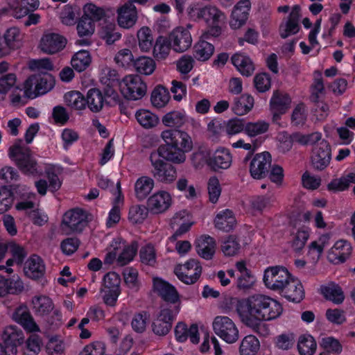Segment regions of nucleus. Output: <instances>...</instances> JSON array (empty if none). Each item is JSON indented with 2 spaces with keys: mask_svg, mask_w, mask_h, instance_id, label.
Listing matches in <instances>:
<instances>
[{
  "mask_svg": "<svg viewBox=\"0 0 355 355\" xmlns=\"http://www.w3.org/2000/svg\"><path fill=\"white\" fill-rule=\"evenodd\" d=\"M17 77L13 73L3 75L0 78V101L5 98L6 94L12 89H18L16 86Z\"/></svg>",
  "mask_w": 355,
  "mask_h": 355,
  "instance_id": "51",
  "label": "nucleus"
},
{
  "mask_svg": "<svg viewBox=\"0 0 355 355\" xmlns=\"http://www.w3.org/2000/svg\"><path fill=\"white\" fill-rule=\"evenodd\" d=\"M214 52V46L202 38L193 47V56L198 60H209Z\"/></svg>",
  "mask_w": 355,
  "mask_h": 355,
  "instance_id": "33",
  "label": "nucleus"
},
{
  "mask_svg": "<svg viewBox=\"0 0 355 355\" xmlns=\"http://www.w3.org/2000/svg\"><path fill=\"white\" fill-rule=\"evenodd\" d=\"M116 21L118 25L123 28L129 29L133 27L138 19L137 10L134 4L125 2L116 9Z\"/></svg>",
  "mask_w": 355,
  "mask_h": 355,
  "instance_id": "14",
  "label": "nucleus"
},
{
  "mask_svg": "<svg viewBox=\"0 0 355 355\" xmlns=\"http://www.w3.org/2000/svg\"><path fill=\"white\" fill-rule=\"evenodd\" d=\"M293 143H297L302 146L313 145L320 141L322 138L321 133L318 132L304 135L300 132H295L291 135Z\"/></svg>",
  "mask_w": 355,
  "mask_h": 355,
  "instance_id": "48",
  "label": "nucleus"
},
{
  "mask_svg": "<svg viewBox=\"0 0 355 355\" xmlns=\"http://www.w3.org/2000/svg\"><path fill=\"white\" fill-rule=\"evenodd\" d=\"M83 12V16L91 19L93 23L104 19L107 16L105 11L103 8L92 3L85 5Z\"/></svg>",
  "mask_w": 355,
  "mask_h": 355,
  "instance_id": "53",
  "label": "nucleus"
},
{
  "mask_svg": "<svg viewBox=\"0 0 355 355\" xmlns=\"http://www.w3.org/2000/svg\"><path fill=\"white\" fill-rule=\"evenodd\" d=\"M10 156L24 173L33 175L42 174L38 169L35 159L28 148L14 145L10 148Z\"/></svg>",
  "mask_w": 355,
  "mask_h": 355,
  "instance_id": "3",
  "label": "nucleus"
},
{
  "mask_svg": "<svg viewBox=\"0 0 355 355\" xmlns=\"http://www.w3.org/2000/svg\"><path fill=\"white\" fill-rule=\"evenodd\" d=\"M133 67L137 73L149 76L154 72L156 64L152 58L140 56L135 60Z\"/></svg>",
  "mask_w": 355,
  "mask_h": 355,
  "instance_id": "35",
  "label": "nucleus"
},
{
  "mask_svg": "<svg viewBox=\"0 0 355 355\" xmlns=\"http://www.w3.org/2000/svg\"><path fill=\"white\" fill-rule=\"evenodd\" d=\"M214 224L217 229L228 232L234 228L236 221L233 212L230 209H225L216 215Z\"/></svg>",
  "mask_w": 355,
  "mask_h": 355,
  "instance_id": "25",
  "label": "nucleus"
},
{
  "mask_svg": "<svg viewBox=\"0 0 355 355\" xmlns=\"http://www.w3.org/2000/svg\"><path fill=\"white\" fill-rule=\"evenodd\" d=\"M87 214L81 209H73L67 211L62 218V229L67 234L81 232L87 225Z\"/></svg>",
  "mask_w": 355,
  "mask_h": 355,
  "instance_id": "7",
  "label": "nucleus"
},
{
  "mask_svg": "<svg viewBox=\"0 0 355 355\" xmlns=\"http://www.w3.org/2000/svg\"><path fill=\"white\" fill-rule=\"evenodd\" d=\"M94 23L92 21V19L83 16L77 25V31L80 37L91 36L94 32Z\"/></svg>",
  "mask_w": 355,
  "mask_h": 355,
  "instance_id": "63",
  "label": "nucleus"
},
{
  "mask_svg": "<svg viewBox=\"0 0 355 355\" xmlns=\"http://www.w3.org/2000/svg\"><path fill=\"white\" fill-rule=\"evenodd\" d=\"M161 138L164 141L158 149L159 155L165 160L175 164L185 162L186 153L193 149V141L185 131L179 129H167L162 132Z\"/></svg>",
  "mask_w": 355,
  "mask_h": 355,
  "instance_id": "2",
  "label": "nucleus"
},
{
  "mask_svg": "<svg viewBox=\"0 0 355 355\" xmlns=\"http://www.w3.org/2000/svg\"><path fill=\"white\" fill-rule=\"evenodd\" d=\"M202 267L195 259H190L183 266H177L175 273L178 279L186 284H192L200 277Z\"/></svg>",
  "mask_w": 355,
  "mask_h": 355,
  "instance_id": "12",
  "label": "nucleus"
},
{
  "mask_svg": "<svg viewBox=\"0 0 355 355\" xmlns=\"http://www.w3.org/2000/svg\"><path fill=\"white\" fill-rule=\"evenodd\" d=\"M155 290L160 297L171 306H178L180 307L179 295L174 286L160 279H155L153 282Z\"/></svg>",
  "mask_w": 355,
  "mask_h": 355,
  "instance_id": "16",
  "label": "nucleus"
},
{
  "mask_svg": "<svg viewBox=\"0 0 355 355\" xmlns=\"http://www.w3.org/2000/svg\"><path fill=\"white\" fill-rule=\"evenodd\" d=\"M207 24H223L226 20V16L223 12L216 6L207 5L204 6L203 18Z\"/></svg>",
  "mask_w": 355,
  "mask_h": 355,
  "instance_id": "27",
  "label": "nucleus"
},
{
  "mask_svg": "<svg viewBox=\"0 0 355 355\" xmlns=\"http://www.w3.org/2000/svg\"><path fill=\"white\" fill-rule=\"evenodd\" d=\"M101 38L108 45L114 44L121 37V34L114 23H107L101 27L100 31Z\"/></svg>",
  "mask_w": 355,
  "mask_h": 355,
  "instance_id": "36",
  "label": "nucleus"
},
{
  "mask_svg": "<svg viewBox=\"0 0 355 355\" xmlns=\"http://www.w3.org/2000/svg\"><path fill=\"white\" fill-rule=\"evenodd\" d=\"M297 348L302 355H313L316 349V343L311 336L303 335L299 338Z\"/></svg>",
  "mask_w": 355,
  "mask_h": 355,
  "instance_id": "49",
  "label": "nucleus"
},
{
  "mask_svg": "<svg viewBox=\"0 0 355 355\" xmlns=\"http://www.w3.org/2000/svg\"><path fill=\"white\" fill-rule=\"evenodd\" d=\"M148 210L144 205H134L130 209L129 219L133 223H140L147 217Z\"/></svg>",
  "mask_w": 355,
  "mask_h": 355,
  "instance_id": "62",
  "label": "nucleus"
},
{
  "mask_svg": "<svg viewBox=\"0 0 355 355\" xmlns=\"http://www.w3.org/2000/svg\"><path fill=\"white\" fill-rule=\"evenodd\" d=\"M1 337L7 345L13 347L21 345L24 340L23 331L14 325L6 327L3 331Z\"/></svg>",
  "mask_w": 355,
  "mask_h": 355,
  "instance_id": "26",
  "label": "nucleus"
},
{
  "mask_svg": "<svg viewBox=\"0 0 355 355\" xmlns=\"http://www.w3.org/2000/svg\"><path fill=\"white\" fill-rule=\"evenodd\" d=\"M321 292L327 300L335 304H340L345 299L341 288L337 285H329L322 287Z\"/></svg>",
  "mask_w": 355,
  "mask_h": 355,
  "instance_id": "46",
  "label": "nucleus"
},
{
  "mask_svg": "<svg viewBox=\"0 0 355 355\" xmlns=\"http://www.w3.org/2000/svg\"><path fill=\"white\" fill-rule=\"evenodd\" d=\"M138 45L142 52H148L153 46V35L152 30L148 26H142L137 33Z\"/></svg>",
  "mask_w": 355,
  "mask_h": 355,
  "instance_id": "31",
  "label": "nucleus"
},
{
  "mask_svg": "<svg viewBox=\"0 0 355 355\" xmlns=\"http://www.w3.org/2000/svg\"><path fill=\"white\" fill-rule=\"evenodd\" d=\"M290 278V274L285 268L273 266L265 270L263 281L267 288L280 291Z\"/></svg>",
  "mask_w": 355,
  "mask_h": 355,
  "instance_id": "9",
  "label": "nucleus"
},
{
  "mask_svg": "<svg viewBox=\"0 0 355 355\" xmlns=\"http://www.w3.org/2000/svg\"><path fill=\"white\" fill-rule=\"evenodd\" d=\"M171 204L170 194L164 191H158L151 196L147 201L149 211L153 214H161L168 209Z\"/></svg>",
  "mask_w": 355,
  "mask_h": 355,
  "instance_id": "17",
  "label": "nucleus"
},
{
  "mask_svg": "<svg viewBox=\"0 0 355 355\" xmlns=\"http://www.w3.org/2000/svg\"><path fill=\"white\" fill-rule=\"evenodd\" d=\"M4 39L6 45L10 49L19 48L21 40V35L19 29L17 27H12L8 29L4 34Z\"/></svg>",
  "mask_w": 355,
  "mask_h": 355,
  "instance_id": "59",
  "label": "nucleus"
},
{
  "mask_svg": "<svg viewBox=\"0 0 355 355\" xmlns=\"http://www.w3.org/2000/svg\"><path fill=\"white\" fill-rule=\"evenodd\" d=\"M138 250V243L136 241L132 242L128 245L123 243V251L118 257L116 261L120 266H123L133 260Z\"/></svg>",
  "mask_w": 355,
  "mask_h": 355,
  "instance_id": "47",
  "label": "nucleus"
},
{
  "mask_svg": "<svg viewBox=\"0 0 355 355\" xmlns=\"http://www.w3.org/2000/svg\"><path fill=\"white\" fill-rule=\"evenodd\" d=\"M236 311L245 325L257 334H264L267 329L262 322L279 317L282 312V307L277 301L270 297L254 295L239 301Z\"/></svg>",
  "mask_w": 355,
  "mask_h": 355,
  "instance_id": "1",
  "label": "nucleus"
},
{
  "mask_svg": "<svg viewBox=\"0 0 355 355\" xmlns=\"http://www.w3.org/2000/svg\"><path fill=\"white\" fill-rule=\"evenodd\" d=\"M191 162L194 167L201 168L205 164L208 165L210 157V152L209 150L200 148L191 155Z\"/></svg>",
  "mask_w": 355,
  "mask_h": 355,
  "instance_id": "60",
  "label": "nucleus"
},
{
  "mask_svg": "<svg viewBox=\"0 0 355 355\" xmlns=\"http://www.w3.org/2000/svg\"><path fill=\"white\" fill-rule=\"evenodd\" d=\"M187 213L185 211H180L177 213L171 220V225L173 228L178 227L175 232L171 237V240L175 241L177 237L182 235L189 230L192 223L189 220L187 221L185 216Z\"/></svg>",
  "mask_w": 355,
  "mask_h": 355,
  "instance_id": "28",
  "label": "nucleus"
},
{
  "mask_svg": "<svg viewBox=\"0 0 355 355\" xmlns=\"http://www.w3.org/2000/svg\"><path fill=\"white\" fill-rule=\"evenodd\" d=\"M85 101L88 107L93 112L101 111L103 107L104 97L98 89H90L87 92Z\"/></svg>",
  "mask_w": 355,
  "mask_h": 355,
  "instance_id": "32",
  "label": "nucleus"
},
{
  "mask_svg": "<svg viewBox=\"0 0 355 355\" xmlns=\"http://www.w3.org/2000/svg\"><path fill=\"white\" fill-rule=\"evenodd\" d=\"M214 333L227 343H234L239 337L234 322L227 316H216L212 322Z\"/></svg>",
  "mask_w": 355,
  "mask_h": 355,
  "instance_id": "5",
  "label": "nucleus"
},
{
  "mask_svg": "<svg viewBox=\"0 0 355 355\" xmlns=\"http://www.w3.org/2000/svg\"><path fill=\"white\" fill-rule=\"evenodd\" d=\"M269 124L263 121L248 122L245 123V132L250 137H255L266 132Z\"/></svg>",
  "mask_w": 355,
  "mask_h": 355,
  "instance_id": "57",
  "label": "nucleus"
},
{
  "mask_svg": "<svg viewBox=\"0 0 355 355\" xmlns=\"http://www.w3.org/2000/svg\"><path fill=\"white\" fill-rule=\"evenodd\" d=\"M254 105V98L249 94H243L234 100L232 111L239 116L247 114Z\"/></svg>",
  "mask_w": 355,
  "mask_h": 355,
  "instance_id": "37",
  "label": "nucleus"
},
{
  "mask_svg": "<svg viewBox=\"0 0 355 355\" xmlns=\"http://www.w3.org/2000/svg\"><path fill=\"white\" fill-rule=\"evenodd\" d=\"M232 62L243 76H250L254 72V67L251 60L245 55L234 54L232 57Z\"/></svg>",
  "mask_w": 355,
  "mask_h": 355,
  "instance_id": "30",
  "label": "nucleus"
},
{
  "mask_svg": "<svg viewBox=\"0 0 355 355\" xmlns=\"http://www.w3.org/2000/svg\"><path fill=\"white\" fill-rule=\"evenodd\" d=\"M71 66L78 72L85 70L91 63V57L87 51L77 52L71 58Z\"/></svg>",
  "mask_w": 355,
  "mask_h": 355,
  "instance_id": "44",
  "label": "nucleus"
},
{
  "mask_svg": "<svg viewBox=\"0 0 355 355\" xmlns=\"http://www.w3.org/2000/svg\"><path fill=\"white\" fill-rule=\"evenodd\" d=\"M159 152L150 153V160L153 166L152 174L158 181L164 184H171L177 178V171L172 164L161 159Z\"/></svg>",
  "mask_w": 355,
  "mask_h": 355,
  "instance_id": "4",
  "label": "nucleus"
},
{
  "mask_svg": "<svg viewBox=\"0 0 355 355\" xmlns=\"http://www.w3.org/2000/svg\"><path fill=\"white\" fill-rule=\"evenodd\" d=\"M33 309L40 315H46L53 308L51 300L46 296L34 297L32 300Z\"/></svg>",
  "mask_w": 355,
  "mask_h": 355,
  "instance_id": "50",
  "label": "nucleus"
},
{
  "mask_svg": "<svg viewBox=\"0 0 355 355\" xmlns=\"http://www.w3.org/2000/svg\"><path fill=\"white\" fill-rule=\"evenodd\" d=\"M114 62L121 67L128 68L133 65L134 55L128 49H123L119 51L114 56Z\"/></svg>",
  "mask_w": 355,
  "mask_h": 355,
  "instance_id": "58",
  "label": "nucleus"
},
{
  "mask_svg": "<svg viewBox=\"0 0 355 355\" xmlns=\"http://www.w3.org/2000/svg\"><path fill=\"white\" fill-rule=\"evenodd\" d=\"M35 81L37 82L36 92L38 95L46 94L53 87L55 79L50 73L35 74Z\"/></svg>",
  "mask_w": 355,
  "mask_h": 355,
  "instance_id": "41",
  "label": "nucleus"
},
{
  "mask_svg": "<svg viewBox=\"0 0 355 355\" xmlns=\"http://www.w3.org/2000/svg\"><path fill=\"white\" fill-rule=\"evenodd\" d=\"M135 117L138 123L146 129L154 128L159 123L157 115L146 110L137 111Z\"/></svg>",
  "mask_w": 355,
  "mask_h": 355,
  "instance_id": "42",
  "label": "nucleus"
},
{
  "mask_svg": "<svg viewBox=\"0 0 355 355\" xmlns=\"http://www.w3.org/2000/svg\"><path fill=\"white\" fill-rule=\"evenodd\" d=\"M271 155L268 152L257 154L252 159L250 165L251 176L257 180L265 178L271 167Z\"/></svg>",
  "mask_w": 355,
  "mask_h": 355,
  "instance_id": "13",
  "label": "nucleus"
},
{
  "mask_svg": "<svg viewBox=\"0 0 355 355\" xmlns=\"http://www.w3.org/2000/svg\"><path fill=\"white\" fill-rule=\"evenodd\" d=\"M291 100L288 94L275 92L270 100L272 112L285 113L289 108Z\"/></svg>",
  "mask_w": 355,
  "mask_h": 355,
  "instance_id": "34",
  "label": "nucleus"
},
{
  "mask_svg": "<svg viewBox=\"0 0 355 355\" xmlns=\"http://www.w3.org/2000/svg\"><path fill=\"white\" fill-rule=\"evenodd\" d=\"M154 180L148 176L139 178L135 184V192L137 198L139 200H144L151 192L154 187Z\"/></svg>",
  "mask_w": 355,
  "mask_h": 355,
  "instance_id": "29",
  "label": "nucleus"
},
{
  "mask_svg": "<svg viewBox=\"0 0 355 355\" xmlns=\"http://www.w3.org/2000/svg\"><path fill=\"white\" fill-rule=\"evenodd\" d=\"M119 76L116 70L108 67L101 69L100 75L101 83L107 87H113L117 85Z\"/></svg>",
  "mask_w": 355,
  "mask_h": 355,
  "instance_id": "54",
  "label": "nucleus"
},
{
  "mask_svg": "<svg viewBox=\"0 0 355 355\" xmlns=\"http://www.w3.org/2000/svg\"><path fill=\"white\" fill-rule=\"evenodd\" d=\"M185 122V115L179 111L167 113L162 118V123L168 127H180Z\"/></svg>",
  "mask_w": 355,
  "mask_h": 355,
  "instance_id": "56",
  "label": "nucleus"
},
{
  "mask_svg": "<svg viewBox=\"0 0 355 355\" xmlns=\"http://www.w3.org/2000/svg\"><path fill=\"white\" fill-rule=\"evenodd\" d=\"M179 312L178 306L167 307L161 306V311L157 319L153 323V331L159 336L166 335L172 327L173 321Z\"/></svg>",
  "mask_w": 355,
  "mask_h": 355,
  "instance_id": "8",
  "label": "nucleus"
},
{
  "mask_svg": "<svg viewBox=\"0 0 355 355\" xmlns=\"http://www.w3.org/2000/svg\"><path fill=\"white\" fill-rule=\"evenodd\" d=\"M311 162L313 167L318 171H322L330 163L331 159V147L324 139H322L313 144Z\"/></svg>",
  "mask_w": 355,
  "mask_h": 355,
  "instance_id": "10",
  "label": "nucleus"
},
{
  "mask_svg": "<svg viewBox=\"0 0 355 355\" xmlns=\"http://www.w3.org/2000/svg\"><path fill=\"white\" fill-rule=\"evenodd\" d=\"M274 202L275 198L273 195L256 196L250 201L252 209L259 211L271 207Z\"/></svg>",
  "mask_w": 355,
  "mask_h": 355,
  "instance_id": "55",
  "label": "nucleus"
},
{
  "mask_svg": "<svg viewBox=\"0 0 355 355\" xmlns=\"http://www.w3.org/2000/svg\"><path fill=\"white\" fill-rule=\"evenodd\" d=\"M216 250L215 240L208 235L201 236L196 241V251L203 259H211Z\"/></svg>",
  "mask_w": 355,
  "mask_h": 355,
  "instance_id": "24",
  "label": "nucleus"
},
{
  "mask_svg": "<svg viewBox=\"0 0 355 355\" xmlns=\"http://www.w3.org/2000/svg\"><path fill=\"white\" fill-rule=\"evenodd\" d=\"M171 49L178 53L189 49L192 44V37L190 31L183 26L174 28L168 35Z\"/></svg>",
  "mask_w": 355,
  "mask_h": 355,
  "instance_id": "11",
  "label": "nucleus"
},
{
  "mask_svg": "<svg viewBox=\"0 0 355 355\" xmlns=\"http://www.w3.org/2000/svg\"><path fill=\"white\" fill-rule=\"evenodd\" d=\"M79 12V8L66 5L60 12V19L63 24L66 25H72L75 23V20Z\"/></svg>",
  "mask_w": 355,
  "mask_h": 355,
  "instance_id": "61",
  "label": "nucleus"
},
{
  "mask_svg": "<svg viewBox=\"0 0 355 355\" xmlns=\"http://www.w3.org/2000/svg\"><path fill=\"white\" fill-rule=\"evenodd\" d=\"M66 44L67 40L62 35L49 33L42 37L40 49L46 54L53 55L62 51L65 47Z\"/></svg>",
  "mask_w": 355,
  "mask_h": 355,
  "instance_id": "15",
  "label": "nucleus"
},
{
  "mask_svg": "<svg viewBox=\"0 0 355 355\" xmlns=\"http://www.w3.org/2000/svg\"><path fill=\"white\" fill-rule=\"evenodd\" d=\"M24 272L31 279L42 277L45 273V265L42 258L36 254L31 256L25 263Z\"/></svg>",
  "mask_w": 355,
  "mask_h": 355,
  "instance_id": "22",
  "label": "nucleus"
},
{
  "mask_svg": "<svg viewBox=\"0 0 355 355\" xmlns=\"http://www.w3.org/2000/svg\"><path fill=\"white\" fill-rule=\"evenodd\" d=\"M115 192L118 194V196L115 198L114 205L109 213V216L107 220V226L109 227L116 224L121 218L120 207L117 205L119 202H121L123 199L121 196V184L119 182L116 183V189Z\"/></svg>",
  "mask_w": 355,
  "mask_h": 355,
  "instance_id": "45",
  "label": "nucleus"
},
{
  "mask_svg": "<svg viewBox=\"0 0 355 355\" xmlns=\"http://www.w3.org/2000/svg\"><path fill=\"white\" fill-rule=\"evenodd\" d=\"M260 348L259 340L253 335L244 337L239 347L240 355H256Z\"/></svg>",
  "mask_w": 355,
  "mask_h": 355,
  "instance_id": "38",
  "label": "nucleus"
},
{
  "mask_svg": "<svg viewBox=\"0 0 355 355\" xmlns=\"http://www.w3.org/2000/svg\"><path fill=\"white\" fill-rule=\"evenodd\" d=\"M232 161V155L229 150L223 148H219L215 151L209 159L208 166L216 171L219 169H227L231 166Z\"/></svg>",
  "mask_w": 355,
  "mask_h": 355,
  "instance_id": "23",
  "label": "nucleus"
},
{
  "mask_svg": "<svg viewBox=\"0 0 355 355\" xmlns=\"http://www.w3.org/2000/svg\"><path fill=\"white\" fill-rule=\"evenodd\" d=\"M64 102L67 106L76 110H83L86 106V101L83 94L77 91L67 92L64 95Z\"/></svg>",
  "mask_w": 355,
  "mask_h": 355,
  "instance_id": "43",
  "label": "nucleus"
},
{
  "mask_svg": "<svg viewBox=\"0 0 355 355\" xmlns=\"http://www.w3.org/2000/svg\"><path fill=\"white\" fill-rule=\"evenodd\" d=\"M170 98L168 90L162 85H158L152 92L150 100L153 106L160 108L168 103Z\"/></svg>",
  "mask_w": 355,
  "mask_h": 355,
  "instance_id": "40",
  "label": "nucleus"
},
{
  "mask_svg": "<svg viewBox=\"0 0 355 355\" xmlns=\"http://www.w3.org/2000/svg\"><path fill=\"white\" fill-rule=\"evenodd\" d=\"M121 90L124 97L129 100H139L146 94L147 87L137 75L126 76L121 83Z\"/></svg>",
  "mask_w": 355,
  "mask_h": 355,
  "instance_id": "6",
  "label": "nucleus"
},
{
  "mask_svg": "<svg viewBox=\"0 0 355 355\" xmlns=\"http://www.w3.org/2000/svg\"><path fill=\"white\" fill-rule=\"evenodd\" d=\"M241 245L234 235L227 236L222 243L221 250L225 256H235L239 252Z\"/></svg>",
  "mask_w": 355,
  "mask_h": 355,
  "instance_id": "52",
  "label": "nucleus"
},
{
  "mask_svg": "<svg viewBox=\"0 0 355 355\" xmlns=\"http://www.w3.org/2000/svg\"><path fill=\"white\" fill-rule=\"evenodd\" d=\"M280 292L283 293L286 299L295 302H300L304 296V288L301 282L298 279L291 277L285 284Z\"/></svg>",
  "mask_w": 355,
  "mask_h": 355,
  "instance_id": "21",
  "label": "nucleus"
},
{
  "mask_svg": "<svg viewBox=\"0 0 355 355\" xmlns=\"http://www.w3.org/2000/svg\"><path fill=\"white\" fill-rule=\"evenodd\" d=\"M153 47V56L157 60H164L169 54L171 46L168 38L159 36Z\"/></svg>",
  "mask_w": 355,
  "mask_h": 355,
  "instance_id": "39",
  "label": "nucleus"
},
{
  "mask_svg": "<svg viewBox=\"0 0 355 355\" xmlns=\"http://www.w3.org/2000/svg\"><path fill=\"white\" fill-rule=\"evenodd\" d=\"M105 347L101 342H94L86 345L80 355H105Z\"/></svg>",
  "mask_w": 355,
  "mask_h": 355,
  "instance_id": "64",
  "label": "nucleus"
},
{
  "mask_svg": "<svg viewBox=\"0 0 355 355\" xmlns=\"http://www.w3.org/2000/svg\"><path fill=\"white\" fill-rule=\"evenodd\" d=\"M352 253V247L349 243L340 240L337 241L328 254L330 262L338 264L345 262Z\"/></svg>",
  "mask_w": 355,
  "mask_h": 355,
  "instance_id": "20",
  "label": "nucleus"
},
{
  "mask_svg": "<svg viewBox=\"0 0 355 355\" xmlns=\"http://www.w3.org/2000/svg\"><path fill=\"white\" fill-rule=\"evenodd\" d=\"M12 319L28 332L40 331L38 325L34 321L28 307L26 306H20L17 308L12 314Z\"/></svg>",
  "mask_w": 355,
  "mask_h": 355,
  "instance_id": "19",
  "label": "nucleus"
},
{
  "mask_svg": "<svg viewBox=\"0 0 355 355\" xmlns=\"http://www.w3.org/2000/svg\"><path fill=\"white\" fill-rule=\"evenodd\" d=\"M250 2L249 0H243L239 1L234 8L230 25L233 29H238L243 26L249 15Z\"/></svg>",
  "mask_w": 355,
  "mask_h": 355,
  "instance_id": "18",
  "label": "nucleus"
}]
</instances>
